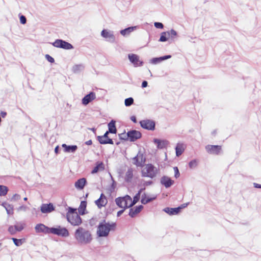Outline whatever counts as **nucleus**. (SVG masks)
Here are the masks:
<instances>
[{"instance_id": "f257e3e1", "label": "nucleus", "mask_w": 261, "mask_h": 261, "mask_svg": "<svg viewBox=\"0 0 261 261\" xmlns=\"http://www.w3.org/2000/svg\"><path fill=\"white\" fill-rule=\"evenodd\" d=\"M74 236L77 241L82 244L89 243L92 240L90 232L81 227L76 230Z\"/></svg>"}, {"instance_id": "f03ea898", "label": "nucleus", "mask_w": 261, "mask_h": 261, "mask_svg": "<svg viewBox=\"0 0 261 261\" xmlns=\"http://www.w3.org/2000/svg\"><path fill=\"white\" fill-rule=\"evenodd\" d=\"M115 228V223H107L106 221H103L98 226L97 234L99 237H106L111 230H114Z\"/></svg>"}, {"instance_id": "7ed1b4c3", "label": "nucleus", "mask_w": 261, "mask_h": 261, "mask_svg": "<svg viewBox=\"0 0 261 261\" xmlns=\"http://www.w3.org/2000/svg\"><path fill=\"white\" fill-rule=\"evenodd\" d=\"M75 211L76 210L69 207L67 219L72 225L78 226L82 223V219Z\"/></svg>"}, {"instance_id": "20e7f679", "label": "nucleus", "mask_w": 261, "mask_h": 261, "mask_svg": "<svg viewBox=\"0 0 261 261\" xmlns=\"http://www.w3.org/2000/svg\"><path fill=\"white\" fill-rule=\"evenodd\" d=\"M159 170L151 164H146L142 169L141 174L143 177H147L153 178L156 176Z\"/></svg>"}, {"instance_id": "39448f33", "label": "nucleus", "mask_w": 261, "mask_h": 261, "mask_svg": "<svg viewBox=\"0 0 261 261\" xmlns=\"http://www.w3.org/2000/svg\"><path fill=\"white\" fill-rule=\"evenodd\" d=\"M115 202L119 207L124 210L132 206L133 203H132V198L128 195L117 198L115 199Z\"/></svg>"}, {"instance_id": "423d86ee", "label": "nucleus", "mask_w": 261, "mask_h": 261, "mask_svg": "<svg viewBox=\"0 0 261 261\" xmlns=\"http://www.w3.org/2000/svg\"><path fill=\"white\" fill-rule=\"evenodd\" d=\"M50 233L56 234L62 237H67L69 233L65 227L57 226L56 227H52L50 230Z\"/></svg>"}, {"instance_id": "0eeeda50", "label": "nucleus", "mask_w": 261, "mask_h": 261, "mask_svg": "<svg viewBox=\"0 0 261 261\" xmlns=\"http://www.w3.org/2000/svg\"><path fill=\"white\" fill-rule=\"evenodd\" d=\"M53 45L57 48H61L64 49H71L73 48L72 44L61 39H57Z\"/></svg>"}, {"instance_id": "6e6552de", "label": "nucleus", "mask_w": 261, "mask_h": 261, "mask_svg": "<svg viewBox=\"0 0 261 261\" xmlns=\"http://www.w3.org/2000/svg\"><path fill=\"white\" fill-rule=\"evenodd\" d=\"M133 163L137 167H142L146 161L145 158L142 153H138L137 155L133 158Z\"/></svg>"}, {"instance_id": "1a4fd4ad", "label": "nucleus", "mask_w": 261, "mask_h": 261, "mask_svg": "<svg viewBox=\"0 0 261 261\" xmlns=\"http://www.w3.org/2000/svg\"><path fill=\"white\" fill-rule=\"evenodd\" d=\"M205 149L207 152L210 154L218 155L222 150V146L220 145H207L205 146Z\"/></svg>"}, {"instance_id": "9d476101", "label": "nucleus", "mask_w": 261, "mask_h": 261, "mask_svg": "<svg viewBox=\"0 0 261 261\" xmlns=\"http://www.w3.org/2000/svg\"><path fill=\"white\" fill-rule=\"evenodd\" d=\"M109 133L106 132L103 136H97V139L101 144H114V142L112 139L108 137Z\"/></svg>"}, {"instance_id": "9b49d317", "label": "nucleus", "mask_w": 261, "mask_h": 261, "mask_svg": "<svg viewBox=\"0 0 261 261\" xmlns=\"http://www.w3.org/2000/svg\"><path fill=\"white\" fill-rule=\"evenodd\" d=\"M128 57L130 62L133 64L135 67L142 66L143 62L140 60L139 57L137 55L130 54L128 55Z\"/></svg>"}, {"instance_id": "f8f14e48", "label": "nucleus", "mask_w": 261, "mask_h": 261, "mask_svg": "<svg viewBox=\"0 0 261 261\" xmlns=\"http://www.w3.org/2000/svg\"><path fill=\"white\" fill-rule=\"evenodd\" d=\"M142 136L141 133L136 130H132L127 132V138L130 141L134 142L140 139Z\"/></svg>"}, {"instance_id": "ddd939ff", "label": "nucleus", "mask_w": 261, "mask_h": 261, "mask_svg": "<svg viewBox=\"0 0 261 261\" xmlns=\"http://www.w3.org/2000/svg\"><path fill=\"white\" fill-rule=\"evenodd\" d=\"M140 125L143 128L148 130H154L155 128V123L154 121L150 120H144L140 122Z\"/></svg>"}, {"instance_id": "4468645a", "label": "nucleus", "mask_w": 261, "mask_h": 261, "mask_svg": "<svg viewBox=\"0 0 261 261\" xmlns=\"http://www.w3.org/2000/svg\"><path fill=\"white\" fill-rule=\"evenodd\" d=\"M96 98V94L93 92H91L89 94L86 95L82 99V103L84 106L87 105L89 102H91Z\"/></svg>"}, {"instance_id": "2eb2a0df", "label": "nucleus", "mask_w": 261, "mask_h": 261, "mask_svg": "<svg viewBox=\"0 0 261 261\" xmlns=\"http://www.w3.org/2000/svg\"><path fill=\"white\" fill-rule=\"evenodd\" d=\"M51 228L48 227L43 224H37L35 226V230L37 232H43L44 233H50Z\"/></svg>"}, {"instance_id": "dca6fc26", "label": "nucleus", "mask_w": 261, "mask_h": 261, "mask_svg": "<svg viewBox=\"0 0 261 261\" xmlns=\"http://www.w3.org/2000/svg\"><path fill=\"white\" fill-rule=\"evenodd\" d=\"M108 202L106 196L103 194H101L99 199L95 201V204L98 208H101L105 206Z\"/></svg>"}, {"instance_id": "f3484780", "label": "nucleus", "mask_w": 261, "mask_h": 261, "mask_svg": "<svg viewBox=\"0 0 261 261\" xmlns=\"http://www.w3.org/2000/svg\"><path fill=\"white\" fill-rule=\"evenodd\" d=\"M55 208L52 203L43 204L41 206L40 210L42 213H49L54 211Z\"/></svg>"}, {"instance_id": "a211bd4d", "label": "nucleus", "mask_w": 261, "mask_h": 261, "mask_svg": "<svg viewBox=\"0 0 261 261\" xmlns=\"http://www.w3.org/2000/svg\"><path fill=\"white\" fill-rule=\"evenodd\" d=\"M161 182L166 188H169L173 184L174 181L169 177L165 176L162 177Z\"/></svg>"}, {"instance_id": "6ab92c4d", "label": "nucleus", "mask_w": 261, "mask_h": 261, "mask_svg": "<svg viewBox=\"0 0 261 261\" xmlns=\"http://www.w3.org/2000/svg\"><path fill=\"white\" fill-rule=\"evenodd\" d=\"M143 207L140 205L139 206H135L133 208H131L129 210V215L133 218L138 214L143 209Z\"/></svg>"}, {"instance_id": "aec40b11", "label": "nucleus", "mask_w": 261, "mask_h": 261, "mask_svg": "<svg viewBox=\"0 0 261 261\" xmlns=\"http://www.w3.org/2000/svg\"><path fill=\"white\" fill-rule=\"evenodd\" d=\"M105 166L104 164L102 162H97L96 163L95 167L91 171L92 174H95L99 171H102L105 170Z\"/></svg>"}, {"instance_id": "412c9836", "label": "nucleus", "mask_w": 261, "mask_h": 261, "mask_svg": "<svg viewBox=\"0 0 261 261\" xmlns=\"http://www.w3.org/2000/svg\"><path fill=\"white\" fill-rule=\"evenodd\" d=\"M156 197L153 196L151 197H149L146 193H144L141 197V202L143 204H146L152 200L155 199Z\"/></svg>"}, {"instance_id": "4be33fe9", "label": "nucleus", "mask_w": 261, "mask_h": 261, "mask_svg": "<svg viewBox=\"0 0 261 261\" xmlns=\"http://www.w3.org/2000/svg\"><path fill=\"white\" fill-rule=\"evenodd\" d=\"M87 182L85 178H82L78 179L74 184L75 187L79 190H82L84 188Z\"/></svg>"}, {"instance_id": "5701e85b", "label": "nucleus", "mask_w": 261, "mask_h": 261, "mask_svg": "<svg viewBox=\"0 0 261 261\" xmlns=\"http://www.w3.org/2000/svg\"><path fill=\"white\" fill-rule=\"evenodd\" d=\"M180 208H181V207H180L176 208L166 207L164 210L166 213H167L169 215H172L177 214L179 213Z\"/></svg>"}, {"instance_id": "b1692460", "label": "nucleus", "mask_w": 261, "mask_h": 261, "mask_svg": "<svg viewBox=\"0 0 261 261\" xmlns=\"http://www.w3.org/2000/svg\"><path fill=\"white\" fill-rule=\"evenodd\" d=\"M109 130L107 131L109 133L116 134L117 133V129L115 126V121L112 120L108 124Z\"/></svg>"}, {"instance_id": "393cba45", "label": "nucleus", "mask_w": 261, "mask_h": 261, "mask_svg": "<svg viewBox=\"0 0 261 261\" xmlns=\"http://www.w3.org/2000/svg\"><path fill=\"white\" fill-rule=\"evenodd\" d=\"M101 35L104 38H109L112 40H114L115 39L113 34L107 30H103L101 32Z\"/></svg>"}, {"instance_id": "a878e982", "label": "nucleus", "mask_w": 261, "mask_h": 261, "mask_svg": "<svg viewBox=\"0 0 261 261\" xmlns=\"http://www.w3.org/2000/svg\"><path fill=\"white\" fill-rule=\"evenodd\" d=\"M62 147L64 148L65 152H74L76 149L77 146L76 145L73 146H67L65 144L62 145Z\"/></svg>"}, {"instance_id": "bb28decb", "label": "nucleus", "mask_w": 261, "mask_h": 261, "mask_svg": "<svg viewBox=\"0 0 261 261\" xmlns=\"http://www.w3.org/2000/svg\"><path fill=\"white\" fill-rule=\"evenodd\" d=\"M175 149L176 155L178 156L182 153L185 150V147L183 144H178Z\"/></svg>"}, {"instance_id": "cd10ccee", "label": "nucleus", "mask_w": 261, "mask_h": 261, "mask_svg": "<svg viewBox=\"0 0 261 261\" xmlns=\"http://www.w3.org/2000/svg\"><path fill=\"white\" fill-rule=\"evenodd\" d=\"M171 57L170 55H167L163 57H161L160 58H155L152 59V63L153 64H156L158 62H160L163 60L170 59Z\"/></svg>"}, {"instance_id": "c85d7f7f", "label": "nucleus", "mask_w": 261, "mask_h": 261, "mask_svg": "<svg viewBox=\"0 0 261 261\" xmlns=\"http://www.w3.org/2000/svg\"><path fill=\"white\" fill-rule=\"evenodd\" d=\"M136 29V27H131L127 28L125 29L122 30L120 31V33L122 35L125 36L128 35L130 33L134 31Z\"/></svg>"}, {"instance_id": "c756f323", "label": "nucleus", "mask_w": 261, "mask_h": 261, "mask_svg": "<svg viewBox=\"0 0 261 261\" xmlns=\"http://www.w3.org/2000/svg\"><path fill=\"white\" fill-rule=\"evenodd\" d=\"M145 188L141 189L138 193L134 197L133 200L132 199V206L136 204L140 199V194L143 190H144Z\"/></svg>"}, {"instance_id": "7c9ffc66", "label": "nucleus", "mask_w": 261, "mask_h": 261, "mask_svg": "<svg viewBox=\"0 0 261 261\" xmlns=\"http://www.w3.org/2000/svg\"><path fill=\"white\" fill-rule=\"evenodd\" d=\"M155 142L158 145V147L159 148H163L165 147L167 145V142L165 141H161L160 140H155Z\"/></svg>"}, {"instance_id": "2f4dec72", "label": "nucleus", "mask_w": 261, "mask_h": 261, "mask_svg": "<svg viewBox=\"0 0 261 261\" xmlns=\"http://www.w3.org/2000/svg\"><path fill=\"white\" fill-rule=\"evenodd\" d=\"M12 240H13V243L16 246H21L24 242H25V241L24 239H17L14 238H13Z\"/></svg>"}, {"instance_id": "473e14b6", "label": "nucleus", "mask_w": 261, "mask_h": 261, "mask_svg": "<svg viewBox=\"0 0 261 261\" xmlns=\"http://www.w3.org/2000/svg\"><path fill=\"white\" fill-rule=\"evenodd\" d=\"M169 38L168 37V34L167 32H162L161 34L159 41L161 42H165Z\"/></svg>"}, {"instance_id": "72a5a7b5", "label": "nucleus", "mask_w": 261, "mask_h": 261, "mask_svg": "<svg viewBox=\"0 0 261 261\" xmlns=\"http://www.w3.org/2000/svg\"><path fill=\"white\" fill-rule=\"evenodd\" d=\"M8 189L6 186L0 185V195L4 196L7 194Z\"/></svg>"}, {"instance_id": "f704fd0d", "label": "nucleus", "mask_w": 261, "mask_h": 261, "mask_svg": "<svg viewBox=\"0 0 261 261\" xmlns=\"http://www.w3.org/2000/svg\"><path fill=\"white\" fill-rule=\"evenodd\" d=\"M168 34V38H175L177 35L176 32L174 30H171L170 31L167 32Z\"/></svg>"}, {"instance_id": "c9c22d12", "label": "nucleus", "mask_w": 261, "mask_h": 261, "mask_svg": "<svg viewBox=\"0 0 261 261\" xmlns=\"http://www.w3.org/2000/svg\"><path fill=\"white\" fill-rule=\"evenodd\" d=\"M133 102H134L133 98L132 97H129V98H127L125 99L124 103L126 107H128V106H131L133 103Z\"/></svg>"}, {"instance_id": "e433bc0d", "label": "nucleus", "mask_w": 261, "mask_h": 261, "mask_svg": "<svg viewBox=\"0 0 261 261\" xmlns=\"http://www.w3.org/2000/svg\"><path fill=\"white\" fill-rule=\"evenodd\" d=\"M126 176L128 179H131L133 176V171L130 169L128 170L126 173Z\"/></svg>"}, {"instance_id": "4c0bfd02", "label": "nucleus", "mask_w": 261, "mask_h": 261, "mask_svg": "<svg viewBox=\"0 0 261 261\" xmlns=\"http://www.w3.org/2000/svg\"><path fill=\"white\" fill-rule=\"evenodd\" d=\"M197 162L196 160H192L189 163V166L190 168L195 167L197 166Z\"/></svg>"}, {"instance_id": "58836bf2", "label": "nucleus", "mask_w": 261, "mask_h": 261, "mask_svg": "<svg viewBox=\"0 0 261 261\" xmlns=\"http://www.w3.org/2000/svg\"><path fill=\"white\" fill-rule=\"evenodd\" d=\"M8 230L11 234H15L17 230L14 226H11L9 227Z\"/></svg>"}, {"instance_id": "ea45409f", "label": "nucleus", "mask_w": 261, "mask_h": 261, "mask_svg": "<svg viewBox=\"0 0 261 261\" xmlns=\"http://www.w3.org/2000/svg\"><path fill=\"white\" fill-rule=\"evenodd\" d=\"M82 68H83V66L81 64H79V65H75L73 67V70L74 71V72H77L79 70H80Z\"/></svg>"}, {"instance_id": "a19ab883", "label": "nucleus", "mask_w": 261, "mask_h": 261, "mask_svg": "<svg viewBox=\"0 0 261 261\" xmlns=\"http://www.w3.org/2000/svg\"><path fill=\"white\" fill-rule=\"evenodd\" d=\"M119 136L120 139L128 140V139L127 138V133H122L119 134Z\"/></svg>"}, {"instance_id": "79ce46f5", "label": "nucleus", "mask_w": 261, "mask_h": 261, "mask_svg": "<svg viewBox=\"0 0 261 261\" xmlns=\"http://www.w3.org/2000/svg\"><path fill=\"white\" fill-rule=\"evenodd\" d=\"M173 169H174V172H175V177L176 178L178 177L179 176V175H180V173H179V172L178 168L177 167H174L173 168Z\"/></svg>"}, {"instance_id": "37998d69", "label": "nucleus", "mask_w": 261, "mask_h": 261, "mask_svg": "<svg viewBox=\"0 0 261 261\" xmlns=\"http://www.w3.org/2000/svg\"><path fill=\"white\" fill-rule=\"evenodd\" d=\"M6 208L8 214H12L13 213V209L10 205H9Z\"/></svg>"}, {"instance_id": "c03bdc74", "label": "nucleus", "mask_w": 261, "mask_h": 261, "mask_svg": "<svg viewBox=\"0 0 261 261\" xmlns=\"http://www.w3.org/2000/svg\"><path fill=\"white\" fill-rule=\"evenodd\" d=\"M16 229L17 231H20L23 229V225L22 224L16 225L14 226Z\"/></svg>"}, {"instance_id": "a18cd8bd", "label": "nucleus", "mask_w": 261, "mask_h": 261, "mask_svg": "<svg viewBox=\"0 0 261 261\" xmlns=\"http://www.w3.org/2000/svg\"><path fill=\"white\" fill-rule=\"evenodd\" d=\"M45 57H46V59L48 60V61L50 63H54L55 62L54 59L53 57H51V56H50L49 55H46L45 56Z\"/></svg>"}, {"instance_id": "49530a36", "label": "nucleus", "mask_w": 261, "mask_h": 261, "mask_svg": "<svg viewBox=\"0 0 261 261\" xmlns=\"http://www.w3.org/2000/svg\"><path fill=\"white\" fill-rule=\"evenodd\" d=\"M154 26L158 29H163L164 27L163 24L161 22H155Z\"/></svg>"}, {"instance_id": "de8ad7c7", "label": "nucleus", "mask_w": 261, "mask_h": 261, "mask_svg": "<svg viewBox=\"0 0 261 261\" xmlns=\"http://www.w3.org/2000/svg\"><path fill=\"white\" fill-rule=\"evenodd\" d=\"M20 21L22 24H25L27 21L25 17L24 16L21 15L20 17Z\"/></svg>"}, {"instance_id": "09e8293b", "label": "nucleus", "mask_w": 261, "mask_h": 261, "mask_svg": "<svg viewBox=\"0 0 261 261\" xmlns=\"http://www.w3.org/2000/svg\"><path fill=\"white\" fill-rule=\"evenodd\" d=\"M147 85H148L147 82L146 81H144L142 83V88H145V87H146L147 86Z\"/></svg>"}, {"instance_id": "8fccbe9b", "label": "nucleus", "mask_w": 261, "mask_h": 261, "mask_svg": "<svg viewBox=\"0 0 261 261\" xmlns=\"http://www.w3.org/2000/svg\"><path fill=\"white\" fill-rule=\"evenodd\" d=\"M80 206H81V207L85 208V207H86V202H85V201H82V202H81V203Z\"/></svg>"}, {"instance_id": "3c124183", "label": "nucleus", "mask_w": 261, "mask_h": 261, "mask_svg": "<svg viewBox=\"0 0 261 261\" xmlns=\"http://www.w3.org/2000/svg\"><path fill=\"white\" fill-rule=\"evenodd\" d=\"M124 212V210H120L117 212V216L119 217Z\"/></svg>"}, {"instance_id": "603ef678", "label": "nucleus", "mask_w": 261, "mask_h": 261, "mask_svg": "<svg viewBox=\"0 0 261 261\" xmlns=\"http://www.w3.org/2000/svg\"><path fill=\"white\" fill-rule=\"evenodd\" d=\"M85 144L87 145H90L92 144V141L91 140H88L85 142Z\"/></svg>"}, {"instance_id": "864d4df0", "label": "nucleus", "mask_w": 261, "mask_h": 261, "mask_svg": "<svg viewBox=\"0 0 261 261\" xmlns=\"http://www.w3.org/2000/svg\"><path fill=\"white\" fill-rule=\"evenodd\" d=\"M130 119L132 121H133L134 122L136 123V118L135 116H132L131 118H130Z\"/></svg>"}, {"instance_id": "5fc2aeb1", "label": "nucleus", "mask_w": 261, "mask_h": 261, "mask_svg": "<svg viewBox=\"0 0 261 261\" xmlns=\"http://www.w3.org/2000/svg\"><path fill=\"white\" fill-rule=\"evenodd\" d=\"M1 114V116L4 118L6 116L7 113L5 112H2Z\"/></svg>"}, {"instance_id": "6e6d98bb", "label": "nucleus", "mask_w": 261, "mask_h": 261, "mask_svg": "<svg viewBox=\"0 0 261 261\" xmlns=\"http://www.w3.org/2000/svg\"><path fill=\"white\" fill-rule=\"evenodd\" d=\"M152 183V181H147V182H146L145 184H144V185H146V186H148V185H151V184Z\"/></svg>"}, {"instance_id": "4d7b16f0", "label": "nucleus", "mask_w": 261, "mask_h": 261, "mask_svg": "<svg viewBox=\"0 0 261 261\" xmlns=\"http://www.w3.org/2000/svg\"><path fill=\"white\" fill-rule=\"evenodd\" d=\"M255 187L261 188V185L257 184H255Z\"/></svg>"}, {"instance_id": "13d9d810", "label": "nucleus", "mask_w": 261, "mask_h": 261, "mask_svg": "<svg viewBox=\"0 0 261 261\" xmlns=\"http://www.w3.org/2000/svg\"><path fill=\"white\" fill-rule=\"evenodd\" d=\"M58 149H59V147L58 146H57L56 148H55V151L56 153H58Z\"/></svg>"}, {"instance_id": "bf43d9fd", "label": "nucleus", "mask_w": 261, "mask_h": 261, "mask_svg": "<svg viewBox=\"0 0 261 261\" xmlns=\"http://www.w3.org/2000/svg\"><path fill=\"white\" fill-rule=\"evenodd\" d=\"M90 129H91L92 131H93V132H95V130H96L95 128H90Z\"/></svg>"}, {"instance_id": "052dcab7", "label": "nucleus", "mask_w": 261, "mask_h": 261, "mask_svg": "<svg viewBox=\"0 0 261 261\" xmlns=\"http://www.w3.org/2000/svg\"><path fill=\"white\" fill-rule=\"evenodd\" d=\"M28 198L27 197L24 198V200L26 201L27 200Z\"/></svg>"}]
</instances>
